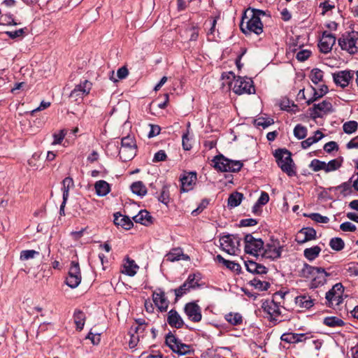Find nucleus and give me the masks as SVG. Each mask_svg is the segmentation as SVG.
<instances>
[{"mask_svg": "<svg viewBox=\"0 0 358 358\" xmlns=\"http://www.w3.org/2000/svg\"><path fill=\"white\" fill-rule=\"evenodd\" d=\"M133 220L136 223H141L145 226H148L152 223V217L146 210H141L139 213L133 217Z\"/></svg>", "mask_w": 358, "mask_h": 358, "instance_id": "obj_25", "label": "nucleus"}, {"mask_svg": "<svg viewBox=\"0 0 358 358\" xmlns=\"http://www.w3.org/2000/svg\"><path fill=\"white\" fill-rule=\"evenodd\" d=\"M152 299L159 311H166L169 301L166 297L164 291L161 289L155 291L152 294Z\"/></svg>", "mask_w": 358, "mask_h": 358, "instance_id": "obj_20", "label": "nucleus"}, {"mask_svg": "<svg viewBox=\"0 0 358 358\" xmlns=\"http://www.w3.org/2000/svg\"><path fill=\"white\" fill-rule=\"evenodd\" d=\"M338 45L350 54H355L358 51V33L352 31L343 34L338 39Z\"/></svg>", "mask_w": 358, "mask_h": 358, "instance_id": "obj_8", "label": "nucleus"}, {"mask_svg": "<svg viewBox=\"0 0 358 358\" xmlns=\"http://www.w3.org/2000/svg\"><path fill=\"white\" fill-rule=\"evenodd\" d=\"M249 283L258 291H266L270 287V283L268 282L262 280L258 278H253Z\"/></svg>", "mask_w": 358, "mask_h": 358, "instance_id": "obj_35", "label": "nucleus"}, {"mask_svg": "<svg viewBox=\"0 0 358 358\" xmlns=\"http://www.w3.org/2000/svg\"><path fill=\"white\" fill-rule=\"evenodd\" d=\"M245 252L253 256L262 255L264 242L261 238H256L252 234H247L244 238Z\"/></svg>", "mask_w": 358, "mask_h": 358, "instance_id": "obj_11", "label": "nucleus"}, {"mask_svg": "<svg viewBox=\"0 0 358 358\" xmlns=\"http://www.w3.org/2000/svg\"><path fill=\"white\" fill-rule=\"evenodd\" d=\"M343 292L344 287L341 282L334 285L332 288L326 293V305L332 308L339 306L343 300Z\"/></svg>", "mask_w": 358, "mask_h": 358, "instance_id": "obj_10", "label": "nucleus"}, {"mask_svg": "<svg viewBox=\"0 0 358 358\" xmlns=\"http://www.w3.org/2000/svg\"><path fill=\"white\" fill-rule=\"evenodd\" d=\"M321 250L322 249L320 246L315 245L306 248L303 251V255L308 260L313 261L319 256Z\"/></svg>", "mask_w": 358, "mask_h": 358, "instance_id": "obj_33", "label": "nucleus"}, {"mask_svg": "<svg viewBox=\"0 0 358 358\" xmlns=\"http://www.w3.org/2000/svg\"><path fill=\"white\" fill-rule=\"evenodd\" d=\"M310 54L311 52L308 50H301L296 53V58L300 62H303L310 56Z\"/></svg>", "mask_w": 358, "mask_h": 358, "instance_id": "obj_57", "label": "nucleus"}, {"mask_svg": "<svg viewBox=\"0 0 358 358\" xmlns=\"http://www.w3.org/2000/svg\"><path fill=\"white\" fill-rule=\"evenodd\" d=\"M329 246L335 251H341L344 248L345 243L341 238H332L329 241Z\"/></svg>", "mask_w": 358, "mask_h": 358, "instance_id": "obj_42", "label": "nucleus"}, {"mask_svg": "<svg viewBox=\"0 0 358 358\" xmlns=\"http://www.w3.org/2000/svg\"><path fill=\"white\" fill-rule=\"evenodd\" d=\"M241 238L237 234H227L220 237V243L222 250L229 255H236L240 251Z\"/></svg>", "mask_w": 358, "mask_h": 358, "instance_id": "obj_7", "label": "nucleus"}, {"mask_svg": "<svg viewBox=\"0 0 358 358\" xmlns=\"http://www.w3.org/2000/svg\"><path fill=\"white\" fill-rule=\"evenodd\" d=\"M74 322L76 325V329L81 331L83 329L85 321V313L80 310H76L73 314Z\"/></svg>", "mask_w": 358, "mask_h": 358, "instance_id": "obj_39", "label": "nucleus"}, {"mask_svg": "<svg viewBox=\"0 0 358 358\" xmlns=\"http://www.w3.org/2000/svg\"><path fill=\"white\" fill-rule=\"evenodd\" d=\"M223 80H228L227 84L229 88L236 94L255 93L253 82L250 78L237 77L232 72L224 73L222 75Z\"/></svg>", "mask_w": 358, "mask_h": 358, "instance_id": "obj_2", "label": "nucleus"}, {"mask_svg": "<svg viewBox=\"0 0 358 358\" xmlns=\"http://www.w3.org/2000/svg\"><path fill=\"white\" fill-rule=\"evenodd\" d=\"M243 199L242 193L235 192L231 194L228 198V206L231 208L239 206Z\"/></svg>", "mask_w": 358, "mask_h": 358, "instance_id": "obj_34", "label": "nucleus"}, {"mask_svg": "<svg viewBox=\"0 0 358 358\" xmlns=\"http://www.w3.org/2000/svg\"><path fill=\"white\" fill-rule=\"evenodd\" d=\"M295 303L301 308L309 309L314 305V300L309 295L301 294L295 298Z\"/></svg>", "mask_w": 358, "mask_h": 358, "instance_id": "obj_26", "label": "nucleus"}, {"mask_svg": "<svg viewBox=\"0 0 358 358\" xmlns=\"http://www.w3.org/2000/svg\"><path fill=\"white\" fill-rule=\"evenodd\" d=\"M340 229L343 231H352V232L356 230L357 227L354 224H352L350 222H345L340 225Z\"/></svg>", "mask_w": 358, "mask_h": 358, "instance_id": "obj_59", "label": "nucleus"}, {"mask_svg": "<svg viewBox=\"0 0 358 358\" xmlns=\"http://www.w3.org/2000/svg\"><path fill=\"white\" fill-rule=\"evenodd\" d=\"M201 0H189L188 8L192 13H196L199 10Z\"/></svg>", "mask_w": 358, "mask_h": 358, "instance_id": "obj_56", "label": "nucleus"}, {"mask_svg": "<svg viewBox=\"0 0 358 358\" xmlns=\"http://www.w3.org/2000/svg\"><path fill=\"white\" fill-rule=\"evenodd\" d=\"M189 290H190V289L188 288V286L187 285V284L183 283L178 288L175 289L174 292H175L176 298H180V297H182L187 292H188Z\"/></svg>", "mask_w": 358, "mask_h": 358, "instance_id": "obj_54", "label": "nucleus"}, {"mask_svg": "<svg viewBox=\"0 0 358 358\" xmlns=\"http://www.w3.org/2000/svg\"><path fill=\"white\" fill-rule=\"evenodd\" d=\"M74 187V182L71 178L66 177L62 181L63 198H69V192L71 188Z\"/></svg>", "mask_w": 358, "mask_h": 358, "instance_id": "obj_41", "label": "nucleus"}, {"mask_svg": "<svg viewBox=\"0 0 358 358\" xmlns=\"http://www.w3.org/2000/svg\"><path fill=\"white\" fill-rule=\"evenodd\" d=\"M197 180L196 172H184L180 178V192H187L194 188Z\"/></svg>", "mask_w": 358, "mask_h": 358, "instance_id": "obj_16", "label": "nucleus"}, {"mask_svg": "<svg viewBox=\"0 0 358 358\" xmlns=\"http://www.w3.org/2000/svg\"><path fill=\"white\" fill-rule=\"evenodd\" d=\"M352 182H350V179L348 182H345L341 185L335 187L337 191H339L341 194L343 196H347L350 195L352 190Z\"/></svg>", "mask_w": 358, "mask_h": 358, "instance_id": "obj_40", "label": "nucleus"}, {"mask_svg": "<svg viewBox=\"0 0 358 358\" xmlns=\"http://www.w3.org/2000/svg\"><path fill=\"white\" fill-rule=\"evenodd\" d=\"M336 43V37L331 33L324 31L320 40L318 47L320 51L324 54L329 52Z\"/></svg>", "mask_w": 358, "mask_h": 358, "instance_id": "obj_18", "label": "nucleus"}, {"mask_svg": "<svg viewBox=\"0 0 358 358\" xmlns=\"http://www.w3.org/2000/svg\"><path fill=\"white\" fill-rule=\"evenodd\" d=\"M136 154V144L134 137L128 135L121 139V147L119 150L120 159L124 162L132 159Z\"/></svg>", "mask_w": 358, "mask_h": 358, "instance_id": "obj_5", "label": "nucleus"}, {"mask_svg": "<svg viewBox=\"0 0 358 358\" xmlns=\"http://www.w3.org/2000/svg\"><path fill=\"white\" fill-rule=\"evenodd\" d=\"M131 192L141 197L144 196L147 194V188L141 181L133 182L130 186Z\"/></svg>", "mask_w": 358, "mask_h": 358, "instance_id": "obj_32", "label": "nucleus"}, {"mask_svg": "<svg viewBox=\"0 0 358 358\" xmlns=\"http://www.w3.org/2000/svg\"><path fill=\"white\" fill-rule=\"evenodd\" d=\"M265 13L261 10L252 9L246 11L240 24V28L242 32L247 35L255 34L259 35L263 32V24L260 16L264 15Z\"/></svg>", "mask_w": 358, "mask_h": 358, "instance_id": "obj_1", "label": "nucleus"}, {"mask_svg": "<svg viewBox=\"0 0 358 358\" xmlns=\"http://www.w3.org/2000/svg\"><path fill=\"white\" fill-rule=\"evenodd\" d=\"M166 258L167 261L173 262L180 260V259L187 260L189 259V257L186 255H184L181 248H173L169 253L166 254Z\"/></svg>", "mask_w": 358, "mask_h": 358, "instance_id": "obj_27", "label": "nucleus"}, {"mask_svg": "<svg viewBox=\"0 0 358 358\" xmlns=\"http://www.w3.org/2000/svg\"><path fill=\"white\" fill-rule=\"evenodd\" d=\"M319 8L322 9L321 15H325L335 8V4L330 0H324L319 4Z\"/></svg>", "mask_w": 358, "mask_h": 358, "instance_id": "obj_44", "label": "nucleus"}, {"mask_svg": "<svg viewBox=\"0 0 358 358\" xmlns=\"http://www.w3.org/2000/svg\"><path fill=\"white\" fill-rule=\"evenodd\" d=\"M313 90L314 91L313 97L306 101L308 105L311 104L319 98L325 95L328 92V87L327 85H323L318 90H315V88H313Z\"/></svg>", "mask_w": 358, "mask_h": 358, "instance_id": "obj_38", "label": "nucleus"}, {"mask_svg": "<svg viewBox=\"0 0 358 358\" xmlns=\"http://www.w3.org/2000/svg\"><path fill=\"white\" fill-rule=\"evenodd\" d=\"M262 308L264 312L268 314L271 320L278 321V317L280 315L281 312L280 307L274 301H266L262 303Z\"/></svg>", "mask_w": 358, "mask_h": 358, "instance_id": "obj_19", "label": "nucleus"}, {"mask_svg": "<svg viewBox=\"0 0 358 358\" xmlns=\"http://www.w3.org/2000/svg\"><path fill=\"white\" fill-rule=\"evenodd\" d=\"M225 320L231 325L237 326L242 323L243 317L238 313H229L224 316Z\"/></svg>", "mask_w": 358, "mask_h": 358, "instance_id": "obj_37", "label": "nucleus"}, {"mask_svg": "<svg viewBox=\"0 0 358 358\" xmlns=\"http://www.w3.org/2000/svg\"><path fill=\"white\" fill-rule=\"evenodd\" d=\"M92 83L87 80H85L80 84L77 85L70 94V98L74 101L83 99V98L87 95L92 89Z\"/></svg>", "mask_w": 358, "mask_h": 358, "instance_id": "obj_14", "label": "nucleus"}, {"mask_svg": "<svg viewBox=\"0 0 358 358\" xmlns=\"http://www.w3.org/2000/svg\"><path fill=\"white\" fill-rule=\"evenodd\" d=\"M323 71L319 69H313L310 73V79L315 84H317L322 81L323 78Z\"/></svg>", "mask_w": 358, "mask_h": 358, "instance_id": "obj_49", "label": "nucleus"}, {"mask_svg": "<svg viewBox=\"0 0 358 358\" xmlns=\"http://www.w3.org/2000/svg\"><path fill=\"white\" fill-rule=\"evenodd\" d=\"M301 275L304 278H312L311 287L316 288L326 283L327 278L329 276V273L321 267L312 266L308 264H304L301 269Z\"/></svg>", "mask_w": 358, "mask_h": 358, "instance_id": "obj_3", "label": "nucleus"}, {"mask_svg": "<svg viewBox=\"0 0 358 358\" xmlns=\"http://www.w3.org/2000/svg\"><path fill=\"white\" fill-rule=\"evenodd\" d=\"M273 123H274V121L273 119H271L270 117H258L254 122V124L257 127H262L264 129L268 127V126L273 124Z\"/></svg>", "mask_w": 358, "mask_h": 358, "instance_id": "obj_47", "label": "nucleus"}, {"mask_svg": "<svg viewBox=\"0 0 358 358\" xmlns=\"http://www.w3.org/2000/svg\"><path fill=\"white\" fill-rule=\"evenodd\" d=\"M307 128L301 124H296L294 129V135L299 140L305 138L307 136Z\"/></svg>", "mask_w": 358, "mask_h": 358, "instance_id": "obj_43", "label": "nucleus"}, {"mask_svg": "<svg viewBox=\"0 0 358 358\" xmlns=\"http://www.w3.org/2000/svg\"><path fill=\"white\" fill-rule=\"evenodd\" d=\"M188 136L189 133L187 131L183 134L182 136V145L185 150H189L192 148V145Z\"/></svg>", "mask_w": 358, "mask_h": 358, "instance_id": "obj_58", "label": "nucleus"}, {"mask_svg": "<svg viewBox=\"0 0 358 358\" xmlns=\"http://www.w3.org/2000/svg\"><path fill=\"white\" fill-rule=\"evenodd\" d=\"M158 200L167 205L169 203L170 197H169V187L167 185H164L161 192V194L158 198Z\"/></svg>", "mask_w": 358, "mask_h": 358, "instance_id": "obj_51", "label": "nucleus"}, {"mask_svg": "<svg viewBox=\"0 0 358 358\" xmlns=\"http://www.w3.org/2000/svg\"><path fill=\"white\" fill-rule=\"evenodd\" d=\"M304 334L287 333L281 336V340L288 343H296L306 340Z\"/></svg>", "mask_w": 358, "mask_h": 358, "instance_id": "obj_28", "label": "nucleus"}, {"mask_svg": "<svg viewBox=\"0 0 358 358\" xmlns=\"http://www.w3.org/2000/svg\"><path fill=\"white\" fill-rule=\"evenodd\" d=\"M166 343L173 352L179 355H185L193 352L191 345L183 343L181 340L172 334L166 335Z\"/></svg>", "mask_w": 358, "mask_h": 358, "instance_id": "obj_9", "label": "nucleus"}, {"mask_svg": "<svg viewBox=\"0 0 358 358\" xmlns=\"http://www.w3.org/2000/svg\"><path fill=\"white\" fill-rule=\"evenodd\" d=\"M276 162L281 170L289 176H295L296 171L294 169V163L292 155L286 149H278L274 153Z\"/></svg>", "mask_w": 358, "mask_h": 358, "instance_id": "obj_4", "label": "nucleus"}, {"mask_svg": "<svg viewBox=\"0 0 358 358\" xmlns=\"http://www.w3.org/2000/svg\"><path fill=\"white\" fill-rule=\"evenodd\" d=\"M150 130L148 135L149 138H152L154 136H156L160 133L161 129H160L159 126L155 125V124H150Z\"/></svg>", "mask_w": 358, "mask_h": 358, "instance_id": "obj_64", "label": "nucleus"}, {"mask_svg": "<svg viewBox=\"0 0 358 358\" xmlns=\"http://www.w3.org/2000/svg\"><path fill=\"white\" fill-rule=\"evenodd\" d=\"M39 252L34 250H25L20 252V259L25 261L30 259H34L36 255H38Z\"/></svg>", "mask_w": 358, "mask_h": 358, "instance_id": "obj_52", "label": "nucleus"}, {"mask_svg": "<svg viewBox=\"0 0 358 358\" xmlns=\"http://www.w3.org/2000/svg\"><path fill=\"white\" fill-rule=\"evenodd\" d=\"M354 72L350 70L339 71L332 74L334 83L342 88L347 87L352 80Z\"/></svg>", "mask_w": 358, "mask_h": 358, "instance_id": "obj_15", "label": "nucleus"}, {"mask_svg": "<svg viewBox=\"0 0 358 358\" xmlns=\"http://www.w3.org/2000/svg\"><path fill=\"white\" fill-rule=\"evenodd\" d=\"M257 264L258 263L253 261H247L245 262L247 271L251 273H255Z\"/></svg>", "mask_w": 358, "mask_h": 358, "instance_id": "obj_63", "label": "nucleus"}, {"mask_svg": "<svg viewBox=\"0 0 358 358\" xmlns=\"http://www.w3.org/2000/svg\"><path fill=\"white\" fill-rule=\"evenodd\" d=\"M283 246L278 240H271L264 245L262 256L266 259L275 260L280 257Z\"/></svg>", "mask_w": 358, "mask_h": 358, "instance_id": "obj_12", "label": "nucleus"}, {"mask_svg": "<svg viewBox=\"0 0 358 358\" xmlns=\"http://www.w3.org/2000/svg\"><path fill=\"white\" fill-rule=\"evenodd\" d=\"M341 166V162L337 159H334L329 161L328 163L325 162V172L329 173L331 171H336Z\"/></svg>", "mask_w": 358, "mask_h": 358, "instance_id": "obj_48", "label": "nucleus"}, {"mask_svg": "<svg viewBox=\"0 0 358 358\" xmlns=\"http://www.w3.org/2000/svg\"><path fill=\"white\" fill-rule=\"evenodd\" d=\"M324 150L327 152L330 153L331 152H332L334 150H338V144L335 141H329L324 145Z\"/></svg>", "mask_w": 358, "mask_h": 358, "instance_id": "obj_61", "label": "nucleus"}, {"mask_svg": "<svg viewBox=\"0 0 358 358\" xmlns=\"http://www.w3.org/2000/svg\"><path fill=\"white\" fill-rule=\"evenodd\" d=\"M315 238L316 231L313 228L305 227L298 231L296 235L295 241L299 244H303L306 242L314 240Z\"/></svg>", "mask_w": 358, "mask_h": 358, "instance_id": "obj_21", "label": "nucleus"}, {"mask_svg": "<svg viewBox=\"0 0 358 358\" xmlns=\"http://www.w3.org/2000/svg\"><path fill=\"white\" fill-rule=\"evenodd\" d=\"M184 310L188 319L194 322L201 320V309L196 302H189L185 304Z\"/></svg>", "mask_w": 358, "mask_h": 358, "instance_id": "obj_17", "label": "nucleus"}, {"mask_svg": "<svg viewBox=\"0 0 358 358\" xmlns=\"http://www.w3.org/2000/svg\"><path fill=\"white\" fill-rule=\"evenodd\" d=\"M82 275L78 262L72 261L65 282L69 287L76 288L81 282Z\"/></svg>", "mask_w": 358, "mask_h": 358, "instance_id": "obj_13", "label": "nucleus"}, {"mask_svg": "<svg viewBox=\"0 0 358 358\" xmlns=\"http://www.w3.org/2000/svg\"><path fill=\"white\" fill-rule=\"evenodd\" d=\"M333 106L329 101L324 100L321 103L314 104L312 109V115L315 117H321L322 114L331 113Z\"/></svg>", "mask_w": 358, "mask_h": 358, "instance_id": "obj_22", "label": "nucleus"}, {"mask_svg": "<svg viewBox=\"0 0 358 358\" xmlns=\"http://www.w3.org/2000/svg\"><path fill=\"white\" fill-rule=\"evenodd\" d=\"M309 167L314 171L324 170L325 171V162L314 159L311 161Z\"/></svg>", "mask_w": 358, "mask_h": 358, "instance_id": "obj_50", "label": "nucleus"}, {"mask_svg": "<svg viewBox=\"0 0 358 358\" xmlns=\"http://www.w3.org/2000/svg\"><path fill=\"white\" fill-rule=\"evenodd\" d=\"M167 156L164 150H159L157 152H156L154 155L152 162H163L165 161Z\"/></svg>", "mask_w": 358, "mask_h": 358, "instance_id": "obj_60", "label": "nucleus"}, {"mask_svg": "<svg viewBox=\"0 0 358 358\" xmlns=\"http://www.w3.org/2000/svg\"><path fill=\"white\" fill-rule=\"evenodd\" d=\"M323 324L331 328L341 327L345 322L338 317H327L323 320Z\"/></svg>", "mask_w": 358, "mask_h": 358, "instance_id": "obj_36", "label": "nucleus"}, {"mask_svg": "<svg viewBox=\"0 0 358 358\" xmlns=\"http://www.w3.org/2000/svg\"><path fill=\"white\" fill-rule=\"evenodd\" d=\"M138 269V266L135 262L129 258H127L124 264V271H122L127 275L134 276Z\"/></svg>", "mask_w": 358, "mask_h": 358, "instance_id": "obj_31", "label": "nucleus"}, {"mask_svg": "<svg viewBox=\"0 0 358 358\" xmlns=\"http://www.w3.org/2000/svg\"><path fill=\"white\" fill-rule=\"evenodd\" d=\"M224 265L229 270L235 271L236 273L240 272L241 269V267L239 264L229 260H227Z\"/></svg>", "mask_w": 358, "mask_h": 358, "instance_id": "obj_55", "label": "nucleus"}, {"mask_svg": "<svg viewBox=\"0 0 358 358\" xmlns=\"http://www.w3.org/2000/svg\"><path fill=\"white\" fill-rule=\"evenodd\" d=\"M24 33V29H20L13 31H6V34L8 35L10 38L15 39L18 37H21Z\"/></svg>", "mask_w": 358, "mask_h": 358, "instance_id": "obj_62", "label": "nucleus"}, {"mask_svg": "<svg viewBox=\"0 0 358 358\" xmlns=\"http://www.w3.org/2000/svg\"><path fill=\"white\" fill-rule=\"evenodd\" d=\"M358 127V123L356 121L351 120L345 122L343 124V129L345 134H351L355 133Z\"/></svg>", "mask_w": 358, "mask_h": 358, "instance_id": "obj_45", "label": "nucleus"}, {"mask_svg": "<svg viewBox=\"0 0 358 358\" xmlns=\"http://www.w3.org/2000/svg\"><path fill=\"white\" fill-rule=\"evenodd\" d=\"M199 275L196 274H190L189 275L187 279L185 281V284H187L188 288L194 289L199 286Z\"/></svg>", "mask_w": 358, "mask_h": 358, "instance_id": "obj_46", "label": "nucleus"}, {"mask_svg": "<svg viewBox=\"0 0 358 358\" xmlns=\"http://www.w3.org/2000/svg\"><path fill=\"white\" fill-rule=\"evenodd\" d=\"M167 322L170 326L177 329L182 327L184 324L180 315L173 309L168 313Z\"/></svg>", "mask_w": 358, "mask_h": 358, "instance_id": "obj_23", "label": "nucleus"}, {"mask_svg": "<svg viewBox=\"0 0 358 358\" xmlns=\"http://www.w3.org/2000/svg\"><path fill=\"white\" fill-rule=\"evenodd\" d=\"M324 137V134L320 131L317 130L314 133V136L308 137L307 139L303 141L301 144L303 149H307L313 144L318 142Z\"/></svg>", "mask_w": 358, "mask_h": 358, "instance_id": "obj_30", "label": "nucleus"}, {"mask_svg": "<svg viewBox=\"0 0 358 358\" xmlns=\"http://www.w3.org/2000/svg\"><path fill=\"white\" fill-rule=\"evenodd\" d=\"M308 217L313 221L319 223H328L329 222V218L327 216H323L320 213H311L308 215Z\"/></svg>", "mask_w": 358, "mask_h": 358, "instance_id": "obj_53", "label": "nucleus"}, {"mask_svg": "<svg viewBox=\"0 0 358 358\" xmlns=\"http://www.w3.org/2000/svg\"><path fill=\"white\" fill-rule=\"evenodd\" d=\"M214 167L222 172H237L241 170L243 163L238 160H231L223 155L215 157Z\"/></svg>", "mask_w": 358, "mask_h": 358, "instance_id": "obj_6", "label": "nucleus"}, {"mask_svg": "<svg viewBox=\"0 0 358 358\" xmlns=\"http://www.w3.org/2000/svg\"><path fill=\"white\" fill-rule=\"evenodd\" d=\"M114 224L127 230L130 229L134 225L128 216L122 215L120 213L114 214Z\"/></svg>", "mask_w": 358, "mask_h": 358, "instance_id": "obj_24", "label": "nucleus"}, {"mask_svg": "<svg viewBox=\"0 0 358 358\" xmlns=\"http://www.w3.org/2000/svg\"><path fill=\"white\" fill-rule=\"evenodd\" d=\"M94 189L98 196H104L110 192V186L106 181L100 180L95 182Z\"/></svg>", "mask_w": 358, "mask_h": 358, "instance_id": "obj_29", "label": "nucleus"}]
</instances>
